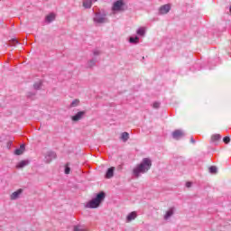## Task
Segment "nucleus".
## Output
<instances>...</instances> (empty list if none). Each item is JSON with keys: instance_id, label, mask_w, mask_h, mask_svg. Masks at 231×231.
Listing matches in <instances>:
<instances>
[{"instance_id": "f257e3e1", "label": "nucleus", "mask_w": 231, "mask_h": 231, "mask_svg": "<svg viewBox=\"0 0 231 231\" xmlns=\"http://www.w3.org/2000/svg\"><path fill=\"white\" fill-rule=\"evenodd\" d=\"M151 167H152V161L149 158H143L141 163L137 164L136 167L133 170V176L135 180L140 178L141 174H145L151 171Z\"/></svg>"}, {"instance_id": "f03ea898", "label": "nucleus", "mask_w": 231, "mask_h": 231, "mask_svg": "<svg viewBox=\"0 0 231 231\" xmlns=\"http://www.w3.org/2000/svg\"><path fill=\"white\" fill-rule=\"evenodd\" d=\"M104 199H106V192L100 191L99 193H97L96 195V197L94 199H92L91 200H89L87 203L86 208H98V207H100V205H102V202L104 201Z\"/></svg>"}, {"instance_id": "7ed1b4c3", "label": "nucleus", "mask_w": 231, "mask_h": 231, "mask_svg": "<svg viewBox=\"0 0 231 231\" xmlns=\"http://www.w3.org/2000/svg\"><path fill=\"white\" fill-rule=\"evenodd\" d=\"M124 6H125L124 0H117L114 3L112 10L113 12H124Z\"/></svg>"}, {"instance_id": "20e7f679", "label": "nucleus", "mask_w": 231, "mask_h": 231, "mask_svg": "<svg viewBox=\"0 0 231 231\" xmlns=\"http://www.w3.org/2000/svg\"><path fill=\"white\" fill-rule=\"evenodd\" d=\"M171 136L173 140H181V138H185V132L181 129H176L171 133Z\"/></svg>"}, {"instance_id": "39448f33", "label": "nucleus", "mask_w": 231, "mask_h": 231, "mask_svg": "<svg viewBox=\"0 0 231 231\" xmlns=\"http://www.w3.org/2000/svg\"><path fill=\"white\" fill-rule=\"evenodd\" d=\"M94 23H97L98 24H104V23H107V18H106V15L101 14L100 13H96V16L94 17Z\"/></svg>"}, {"instance_id": "423d86ee", "label": "nucleus", "mask_w": 231, "mask_h": 231, "mask_svg": "<svg viewBox=\"0 0 231 231\" xmlns=\"http://www.w3.org/2000/svg\"><path fill=\"white\" fill-rule=\"evenodd\" d=\"M171 12V4H166L159 8V14L165 15Z\"/></svg>"}, {"instance_id": "0eeeda50", "label": "nucleus", "mask_w": 231, "mask_h": 231, "mask_svg": "<svg viewBox=\"0 0 231 231\" xmlns=\"http://www.w3.org/2000/svg\"><path fill=\"white\" fill-rule=\"evenodd\" d=\"M86 116V111H79L75 116H71L72 122H79V120H82Z\"/></svg>"}, {"instance_id": "6e6552de", "label": "nucleus", "mask_w": 231, "mask_h": 231, "mask_svg": "<svg viewBox=\"0 0 231 231\" xmlns=\"http://www.w3.org/2000/svg\"><path fill=\"white\" fill-rule=\"evenodd\" d=\"M57 158V153L55 152H48L45 156V162L46 163H51L52 160H55Z\"/></svg>"}, {"instance_id": "1a4fd4ad", "label": "nucleus", "mask_w": 231, "mask_h": 231, "mask_svg": "<svg viewBox=\"0 0 231 231\" xmlns=\"http://www.w3.org/2000/svg\"><path fill=\"white\" fill-rule=\"evenodd\" d=\"M113 176H115V167H110L107 169L105 178L106 180H111V178H113Z\"/></svg>"}, {"instance_id": "9d476101", "label": "nucleus", "mask_w": 231, "mask_h": 231, "mask_svg": "<svg viewBox=\"0 0 231 231\" xmlns=\"http://www.w3.org/2000/svg\"><path fill=\"white\" fill-rule=\"evenodd\" d=\"M21 194H23V189H19L18 190L13 192L10 196V199H12V200L18 199V198H19V196H21Z\"/></svg>"}, {"instance_id": "9b49d317", "label": "nucleus", "mask_w": 231, "mask_h": 231, "mask_svg": "<svg viewBox=\"0 0 231 231\" xmlns=\"http://www.w3.org/2000/svg\"><path fill=\"white\" fill-rule=\"evenodd\" d=\"M98 0H83L84 8L89 9L93 6V3H97Z\"/></svg>"}, {"instance_id": "f8f14e48", "label": "nucleus", "mask_w": 231, "mask_h": 231, "mask_svg": "<svg viewBox=\"0 0 231 231\" xmlns=\"http://www.w3.org/2000/svg\"><path fill=\"white\" fill-rule=\"evenodd\" d=\"M24 151H26V146L24 144H21L20 148L14 150V154L16 156H21V154H23Z\"/></svg>"}, {"instance_id": "ddd939ff", "label": "nucleus", "mask_w": 231, "mask_h": 231, "mask_svg": "<svg viewBox=\"0 0 231 231\" xmlns=\"http://www.w3.org/2000/svg\"><path fill=\"white\" fill-rule=\"evenodd\" d=\"M221 140V134H215L211 136V143H215V145H217V142H219Z\"/></svg>"}, {"instance_id": "4468645a", "label": "nucleus", "mask_w": 231, "mask_h": 231, "mask_svg": "<svg viewBox=\"0 0 231 231\" xmlns=\"http://www.w3.org/2000/svg\"><path fill=\"white\" fill-rule=\"evenodd\" d=\"M30 164V161L29 160H23L21 161L17 165H16V169H23L24 167H26V165Z\"/></svg>"}, {"instance_id": "2eb2a0df", "label": "nucleus", "mask_w": 231, "mask_h": 231, "mask_svg": "<svg viewBox=\"0 0 231 231\" xmlns=\"http://www.w3.org/2000/svg\"><path fill=\"white\" fill-rule=\"evenodd\" d=\"M137 216L138 214H136V211H133L126 217V221L129 223L134 219H136Z\"/></svg>"}, {"instance_id": "dca6fc26", "label": "nucleus", "mask_w": 231, "mask_h": 231, "mask_svg": "<svg viewBox=\"0 0 231 231\" xmlns=\"http://www.w3.org/2000/svg\"><path fill=\"white\" fill-rule=\"evenodd\" d=\"M174 215V208H171L166 214L164 215V219L167 220L170 217H172V216Z\"/></svg>"}, {"instance_id": "f3484780", "label": "nucleus", "mask_w": 231, "mask_h": 231, "mask_svg": "<svg viewBox=\"0 0 231 231\" xmlns=\"http://www.w3.org/2000/svg\"><path fill=\"white\" fill-rule=\"evenodd\" d=\"M129 42L131 44H138V42H140V37H138V36H131L129 38Z\"/></svg>"}, {"instance_id": "a211bd4d", "label": "nucleus", "mask_w": 231, "mask_h": 231, "mask_svg": "<svg viewBox=\"0 0 231 231\" xmlns=\"http://www.w3.org/2000/svg\"><path fill=\"white\" fill-rule=\"evenodd\" d=\"M42 88V80H39L37 82H35L33 84V88L38 91L39 89H41Z\"/></svg>"}, {"instance_id": "6ab92c4d", "label": "nucleus", "mask_w": 231, "mask_h": 231, "mask_svg": "<svg viewBox=\"0 0 231 231\" xmlns=\"http://www.w3.org/2000/svg\"><path fill=\"white\" fill-rule=\"evenodd\" d=\"M45 21H47V23H51L55 21V14H48L45 18Z\"/></svg>"}, {"instance_id": "aec40b11", "label": "nucleus", "mask_w": 231, "mask_h": 231, "mask_svg": "<svg viewBox=\"0 0 231 231\" xmlns=\"http://www.w3.org/2000/svg\"><path fill=\"white\" fill-rule=\"evenodd\" d=\"M95 66H97V59L93 58L88 61V68H93Z\"/></svg>"}, {"instance_id": "412c9836", "label": "nucleus", "mask_w": 231, "mask_h": 231, "mask_svg": "<svg viewBox=\"0 0 231 231\" xmlns=\"http://www.w3.org/2000/svg\"><path fill=\"white\" fill-rule=\"evenodd\" d=\"M137 35H140L141 37H143L145 35V28L140 27L137 32Z\"/></svg>"}, {"instance_id": "4be33fe9", "label": "nucleus", "mask_w": 231, "mask_h": 231, "mask_svg": "<svg viewBox=\"0 0 231 231\" xmlns=\"http://www.w3.org/2000/svg\"><path fill=\"white\" fill-rule=\"evenodd\" d=\"M121 140H123V142H127V140H129V133L124 132L121 134Z\"/></svg>"}, {"instance_id": "5701e85b", "label": "nucleus", "mask_w": 231, "mask_h": 231, "mask_svg": "<svg viewBox=\"0 0 231 231\" xmlns=\"http://www.w3.org/2000/svg\"><path fill=\"white\" fill-rule=\"evenodd\" d=\"M79 104H80V99H74L71 102L69 107H77V106H79Z\"/></svg>"}, {"instance_id": "b1692460", "label": "nucleus", "mask_w": 231, "mask_h": 231, "mask_svg": "<svg viewBox=\"0 0 231 231\" xmlns=\"http://www.w3.org/2000/svg\"><path fill=\"white\" fill-rule=\"evenodd\" d=\"M209 172L210 174H217V167L216 166L209 167Z\"/></svg>"}, {"instance_id": "393cba45", "label": "nucleus", "mask_w": 231, "mask_h": 231, "mask_svg": "<svg viewBox=\"0 0 231 231\" xmlns=\"http://www.w3.org/2000/svg\"><path fill=\"white\" fill-rule=\"evenodd\" d=\"M15 44H19V41H17V39H12L11 41H9V46H15Z\"/></svg>"}, {"instance_id": "a878e982", "label": "nucleus", "mask_w": 231, "mask_h": 231, "mask_svg": "<svg viewBox=\"0 0 231 231\" xmlns=\"http://www.w3.org/2000/svg\"><path fill=\"white\" fill-rule=\"evenodd\" d=\"M223 142H224V143H226V144L230 143V136H226V137H224V138H223Z\"/></svg>"}, {"instance_id": "bb28decb", "label": "nucleus", "mask_w": 231, "mask_h": 231, "mask_svg": "<svg viewBox=\"0 0 231 231\" xmlns=\"http://www.w3.org/2000/svg\"><path fill=\"white\" fill-rule=\"evenodd\" d=\"M152 107L153 109H160V102H154Z\"/></svg>"}, {"instance_id": "cd10ccee", "label": "nucleus", "mask_w": 231, "mask_h": 231, "mask_svg": "<svg viewBox=\"0 0 231 231\" xmlns=\"http://www.w3.org/2000/svg\"><path fill=\"white\" fill-rule=\"evenodd\" d=\"M73 231H86V229H80V226H74Z\"/></svg>"}, {"instance_id": "c85d7f7f", "label": "nucleus", "mask_w": 231, "mask_h": 231, "mask_svg": "<svg viewBox=\"0 0 231 231\" xmlns=\"http://www.w3.org/2000/svg\"><path fill=\"white\" fill-rule=\"evenodd\" d=\"M35 92H28L27 93V98H32V97H35Z\"/></svg>"}, {"instance_id": "c756f323", "label": "nucleus", "mask_w": 231, "mask_h": 231, "mask_svg": "<svg viewBox=\"0 0 231 231\" xmlns=\"http://www.w3.org/2000/svg\"><path fill=\"white\" fill-rule=\"evenodd\" d=\"M71 171V168H69L68 165L65 166V174H69Z\"/></svg>"}, {"instance_id": "7c9ffc66", "label": "nucleus", "mask_w": 231, "mask_h": 231, "mask_svg": "<svg viewBox=\"0 0 231 231\" xmlns=\"http://www.w3.org/2000/svg\"><path fill=\"white\" fill-rule=\"evenodd\" d=\"M100 51H98V50H94L93 51V55H95V57H97V56H98V55H100Z\"/></svg>"}, {"instance_id": "2f4dec72", "label": "nucleus", "mask_w": 231, "mask_h": 231, "mask_svg": "<svg viewBox=\"0 0 231 231\" xmlns=\"http://www.w3.org/2000/svg\"><path fill=\"white\" fill-rule=\"evenodd\" d=\"M186 187H187L188 189H190V187H192V182L188 181V182L186 183Z\"/></svg>"}, {"instance_id": "473e14b6", "label": "nucleus", "mask_w": 231, "mask_h": 231, "mask_svg": "<svg viewBox=\"0 0 231 231\" xmlns=\"http://www.w3.org/2000/svg\"><path fill=\"white\" fill-rule=\"evenodd\" d=\"M190 143H196V140L194 139V137H190Z\"/></svg>"}]
</instances>
